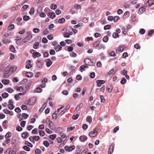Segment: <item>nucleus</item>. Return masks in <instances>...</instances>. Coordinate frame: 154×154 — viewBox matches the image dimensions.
I'll return each mask as SVG.
<instances>
[{
    "label": "nucleus",
    "mask_w": 154,
    "mask_h": 154,
    "mask_svg": "<svg viewBox=\"0 0 154 154\" xmlns=\"http://www.w3.org/2000/svg\"><path fill=\"white\" fill-rule=\"evenodd\" d=\"M36 100V98L35 97H32L28 100L27 104L29 105H33L35 104Z\"/></svg>",
    "instance_id": "1"
},
{
    "label": "nucleus",
    "mask_w": 154,
    "mask_h": 154,
    "mask_svg": "<svg viewBox=\"0 0 154 154\" xmlns=\"http://www.w3.org/2000/svg\"><path fill=\"white\" fill-rule=\"evenodd\" d=\"M30 52L32 54L33 57L34 58H36V57H38L41 55L40 54L36 52L35 50L33 49L31 50Z\"/></svg>",
    "instance_id": "2"
},
{
    "label": "nucleus",
    "mask_w": 154,
    "mask_h": 154,
    "mask_svg": "<svg viewBox=\"0 0 154 154\" xmlns=\"http://www.w3.org/2000/svg\"><path fill=\"white\" fill-rule=\"evenodd\" d=\"M84 62L85 64L88 65L92 66L93 65V63L91 62V60L89 58L85 59L84 60Z\"/></svg>",
    "instance_id": "3"
},
{
    "label": "nucleus",
    "mask_w": 154,
    "mask_h": 154,
    "mask_svg": "<svg viewBox=\"0 0 154 154\" xmlns=\"http://www.w3.org/2000/svg\"><path fill=\"white\" fill-rule=\"evenodd\" d=\"M75 146H66L64 149L67 151L70 152L72 151L74 149Z\"/></svg>",
    "instance_id": "4"
},
{
    "label": "nucleus",
    "mask_w": 154,
    "mask_h": 154,
    "mask_svg": "<svg viewBox=\"0 0 154 154\" xmlns=\"http://www.w3.org/2000/svg\"><path fill=\"white\" fill-rule=\"evenodd\" d=\"M114 145L115 144L114 143H112L110 146L109 148L108 154H111L113 152L114 149Z\"/></svg>",
    "instance_id": "5"
},
{
    "label": "nucleus",
    "mask_w": 154,
    "mask_h": 154,
    "mask_svg": "<svg viewBox=\"0 0 154 154\" xmlns=\"http://www.w3.org/2000/svg\"><path fill=\"white\" fill-rule=\"evenodd\" d=\"M105 81L102 80H97L96 81L97 86L98 87L101 86L102 84L105 83Z\"/></svg>",
    "instance_id": "6"
},
{
    "label": "nucleus",
    "mask_w": 154,
    "mask_h": 154,
    "mask_svg": "<svg viewBox=\"0 0 154 154\" xmlns=\"http://www.w3.org/2000/svg\"><path fill=\"white\" fill-rule=\"evenodd\" d=\"M97 134V132L96 129H94L93 131H90L89 133V136L91 137H95Z\"/></svg>",
    "instance_id": "7"
},
{
    "label": "nucleus",
    "mask_w": 154,
    "mask_h": 154,
    "mask_svg": "<svg viewBox=\"0 0 154 154\" xmlns=\"http://www.w3.org/2000/svg\"><path fill=\"white\" fill-rule=\"evenodd\" d=\"M154 4V1L153 0H149L146 3V5L147 7H150Z\"/></svg>",
    "instance_id": "8"
},
{
    "label": "nucleus",
    "mask_w": 154,
    "mask_h": 154,
    "mask_svg": "<svg viewBox=\"0 0 154 154\" xmlns=\"http://www.w3.org/2000/svg\"><path fill=\"white\" fill-rule=\"evenodd\" d=\"M43 62L41 60H38L36 63V66L38 68H41L43 65Z\"/></svg>",
    "instance_id": "9"
},
{
    "label": "nucleus",
    "mask_w": 154,
    "mask_h": 154,
    "mask_svg": "<svg viewBox=\"0 0 154 154\" xmlns=\"http://www.w3.org/2000/svg\"><path fill=\"white\" fill-rule=\"evenodd\" d=\"M4 112L7 114H9L11 116H13L14 115V113L11 111H9L6 109H5L3 110Z\"/></svg>",
    "instance_id": "10"
},
{
    "label": "nucleus",
    "mask_w": 154,
    "mask_h": 154,
    "mask_svg": "<svg viewBox=\"0 0 154 154\" xmlns=\"http://www.w3.org/2000/svg\"><path fill=\"white\" fill-rule=\"evenodd\" d=\"M10 72L9 67H7L3 71V72L5 74H8Z\"/></svg>",
    "instance_id": "11"
},
{
    "label": "nucleus",
    "mask_w": 154,
    "mask_h": 154,
    "mask_svg": "<svg viewBox=\"0 0 154 154\" xmlns=\"http://www.w3.org/2000/svg\"><path fill=\"white\" fill-rule=\"evenodd\" d=\"M145 11V8L143 7H141L138 10V13L140 14H143Z\"/></svg>",
    "instance_id": "12"
},
{
    "label": "nucleus",
    "mask_w": 154,
    "mask_h": 154,
    "mask_svg": "<svg viewBox=\"0 0 154 154\" xmlns=\"http://www.w3.org/2000/svg\"><path fill=\"white\" fill-rule=\"evenodd\" d=\"M46 66L48 67H50L52 64V62L51 61L50 59H47L46 60Z\"/></svg>",
    "instance_id": "13"
},
{
    "label": "nucleus",
    "mask_w": 154,
    "mask_h": 154,
    "mask_svg": "<svg viewBox=\"0 0 154 154\" xmlns=\"http://www.w3.org/2000/svg\"><path fill=\"white\" fill-rule=\"evenodd\" d=\"M88 67V65L85 64V65H83L80 67V71L81 72H83V70H84L85 68H87Z\"/></svg>",
    "instance_id": "14"
},
{
    "label": "nucleus",
    "mask_w": 154,
    "mask_h": 154,
    "mask_svg": "<svg viewBox=\"0 0 154 154\" xmlns=\"http://www.w3.org/2000/svg\"><path fill=\"white\" fill-rule=\"evenodd\" d=\"M62 48V47L60 45H58L57 46H55L54 49L57 52L59 51Z\"/></svg>",
    "instance_id": "15"
},
{
    "label": "nucleus",
    "mask_w": 154,
    "mask_h": 154,
    "mask_svg": "<svg viewBox=\"0 0 154 154\" xmlns=\"http://www.w3.org/2000/svg\"><path fill=\"white\" fill-rule=\"evenodd\" d=\"M49 16L51 19H54L56 15L54 13L49 12L48 13Z\"/></svg>",
    "instance_id": "16"
},
{
    "label": "nucleus",
    "mask_w": 154,
    "mask_h": 154,
    "mask_svg": "<svg viewBox=\"0 0 154 154\" xmlns=\"http://www.w3.org/2000/svg\"><path fill=\"white\" fill-rule=\"evenodd\" d=\"M17 68V67L16 66H14L10 67H9L10 72L15 71L16 70Z\"/></svg>",
    "instance_id": "17"
},
{
    "label": "nucleus",
    "mask_w": 154,
    "mask_h": 154,
    "mask_svg": "<svg viewBox=\"0 0 154 154\" xmlns=\"http://www.w3.org/2000/svg\"><path fill=\"white\" fill-rule=\"evenodd\" d=\"M130 14L129 12L127 11L125 12L123 15V17L124 19L128 18Z\"/></svg>",
    "instance_id": "18"
},
{
    "label": "nucleus",
    "mask_w": 154,
    "mask_h": 154,
    "mask_svg": "<svg viewBox=\"0 0 154 154\" xmlns=\"http://www.w3.org/2000/svg\"><path fill=\"white\" fill-rule=\"evenodd\" d=\"M27 35L26 37L29 40H30L32 38V36L31 35V33L30 32H27Z\"/></svg>",
    "instance_id": "19"
},
{
    "label": "nucleus",
    "mask_w": 154,
    "mask_h": 154,
    "mask_svg": "<svg viewBox=\"0 0 154 154\" xmlns=\"http://www.w3.org/2000/svg\"><path fill=\"white\" fill-rule=\"evenodd\" d=\"M2 82L4 84L7 85L9 83L10 81L8 79H4L3 80Z\"/></svg>",
    "instance_id": "20"
},
{
    "label": "nucleus",
    "mask_w": 154,
    "mask_h": 154,
    "mask_svg": "<svg viewBox=\"0 0 154 154\" xmlns=\"http://www.w3.org/2000/svg\"><path fill=\"white\" fill-rule=\"evenodd\" d=\"M80 140L83 141H85L87 139V137L85 136H81L80 137Z\"/></svg>",
    "instance_id": "21"
},
{
    "label": "nucleus",
    "mask_w": 154,
    "mask_h": 154,
    "mask_svg": "<svg viewBox=\"0 0 154 154\" xmlns=\"http://www.w3.org/2000/svg\"><path fill=\"white\" fill-rule=\"evenodd\" d=\"M25 75L27 77H30L32 76L33 74L31 72H27L26 73Z\"/></svg>",
    "instance_id": "22"
},
{
    "label": "nucleus",
    "mask_w": 154,
    "mask_h": 154,
    "mask_svg": "<svg viewBox=\"0 0 154 154\" xmlns=\"http://www.w3.org/2000/svg\"><path fill=\"white\" fill-rule=\"evenodd\" d=\"M42 91V89L39 87H37L35 89V92L36 93H40Z\"/></svg>",
    "instance_id": "23"
},
{
    "label": "nucleus",
    "mask_w": 154,
    "mask_h": 154,
    "mask_svg": "<svg viewBox=\"0 0 154 154\" xmlns=\"http://www.w3.org/2000/svg\"><path fill=\"white\" fill-rule=\"evenodd\" d=\"M65 21V20L64 18H62L61 19H60L58 20V23H63Z\"/></svg>",
    "instance_id": "24"
},
{
    "label": "nucleus",
    "mask_w": 154,
    "mask_h": 154,
    "mask_svg": "<svg viewBox=\"0 0 154 154\" xmlns=\"http://www.w3.org/2000/svg\"><path fill=\"white\" fill-rule=\"evenodd\" d=\"M123 47L122 46H120L116 50V51L117 52V51H119L121 52H122L123 51Z\"/></svg>",
    "instance_id": "25"
},
{
    "label": "nucleus",
    "mask_w": 154,
    "mask_h": 154,
    "mask_svg": "<svg viewBox=\"0 0 154 154\" xmlns=\"http://www.w3.org/2000/svg\"><path fill=\"white\" fill-rule=\"evenodd\" d=\"M12 135V134L10 132H8L6 134L5 137L6 138H7L10 137Z\"/></svg>",
    "instance_id": "26"
},
{
    "label": "nucleus",
    "mask_w": 154,
    "mask_h": 154,
    "mask_svg": "<svg viewBox=\"0 0 154 154\" xmlns=\"http://www.w3.org/2000/svg\"><path fill=\"white\" fill-rule=\"evenodd\" d=\"M116 68H113L110 71L109 74L110 75L112 74H114L116 72Z\"/></svg>",
    "instance_id": "27"
},
{
    "label": "nucleus",
    "mask_w": 154,
    "mask_h": 154,
    "mask_svg": "<svg viewBox=\"0 0 154 154\" xmlns=\"http://www.w3.org/2000/svg\"><path fill=\"white\" fill-rule=\"evenodd\" d=\"M8 121L7 120H5L3 122L2 125L5 127L6 128L7 126V124L8 123Z\"/></svg>",
    "instance_id": "28"
},
{
    "label": "nucleus",
    "mask_w": 154,
    "mask_h": 154,
    "mask_svg": "<svg viewBox=\"0 0 154 154\" xmlns=\"http://www.w3.org/2000/svg\"><path fill=\"white\" fill-rule=\"evenodd\" d=\"M14 28V24H12L10 25L8 27V30H11L12 29H13Z\"/></svg>",
    "instance_id": "29"
},
{
    "label": "nucleus",
    "mask_w": 154,
    "mask_h": 154,
    "mask_svg": "<svg viewBox=\"0 0 154 154\" xmlns=\"http://www.w3.org/2000/svg\"><path fill=\"white\" fill-rule=\"evenodd\" d=\"M57 6L56 5L54 4H52L50 6V8L52 10H55L57 8Z\"/></svg>",
    "instance_id": "30"
},
{
    "label": "nucleus",
    "mask_w": 154,
    "mask_h": 154,
    "mask_svg": "<svg viewBox=\"0 0 154 154\" xmlns=\"http://www.w3.org/2000/svg\"><path fill=\"white\" fill-rule=\"evenodd\" d=\"M39 45L38 42H35L33 45V48L35 49H37Z\"/></svg>",
    "instance_id": "31"
},
{
    "label": "nucleus",
    "mask_w": 154,
    "mask_h": 154,
    "mask_svg": "<svg viewBox=\"0 0 154 154\" xmlns=\"http://www.w3.org/2000/svg\"><path fill=\"white\" fill-rule=\"evenodd\" d=\"M9 109L10 110L13 109L14 108V106L12 104H9L8 105Z\"/></svg>",
    "instance_id": "32"
},
{
    "label": "nucleus",
    "mask_w": 154,
    "mask_h": 154,
    "mask_svg": "<svg viewBox=\"0 0 154 154\" xmlns=\"http://www.w3.org/2000/svg\"><path fill=\"white\" fill-rule=\"evenodd\" d=\"M56 137V135L55 134H53L50 135L49 138L51 140H54Z\"/></svg>",
    "instance_id": "33"
},
{
    "label": "nucleus",
    "mask_w": 154,
    "mask_h": 154,
    "mask_svg": "<svg viewBox=\"0 0 154 154\" xmlns=\"http://www.w3.org/2000/svg\"><path fill=\"white\" fill-rule=\"evenodd\" d=\"M100 98L101 102L102 103H104L105 102V100L104 97L103 95H100Z\"/></svg>",
    "instance_id": "34"
},
{
    "label": "nucleus",
    "mask_w": 154,
    "mask_h": 154,
    "mask_svg": "<svg viewBox=\"0 0 154 154\" xmlns=\"http://www.w3.org/2000/svg\"><path fill=\"white\" fill-rule=\"evenodd\" d=\"M8 94L6 93H4L2 94V97L4 98H5L7 97L8 96Z\"/></svg>",
    "instance_id": "35"
},
{
    "label": "nucleus",
    "mask_w": 154,
    "mask_h": 154,
    "mask_svg": "<svg viewBox=\"0 0 154 154\" xmlns=\"http://www.w3.org/2000/svg\"><path fill=\"white\" fill-rule=\"evenodd\" d=\"M49 33V29H45L43 32V34L44 35H46Z\"/></svg>",
    "instance_id": "36"
},
{
    "label": "nucleus",
    "mask_w": 154,
    "mask_h": 154,
    "mask_svg": "<svg viewBox=\"0 0 154 154\" xmlns=\"http://www.w3.org/2000/svg\"><path fill=\"white\" fill-rule=\"evenodd\" d=\"M87 121L89 123H91L92 122V118L91 116H88L86 119Z\"/></svg>",
    "instance_id": "37"
},
{
    "label": "nucleus",
    "mask_w": 154,
    "mask_h": 154,
    "mask_svg": "<svg viewBox=\"0 0 154 154\" xmlns=\"http://www.w3.org/2000/svg\"><path fill=\"white\" fill-rule=\"evenodd\" d=\"M83 106V104L82 103H81L79 105L76 107L75 109V110L78 111L80 108H81Z\"/></svg>",
    "instance_id": "38"
},
{
    "label": "nucleus",
    "mask_w": 154,
    "mask_h": 154,
    "mask_svg": "<svg viewBox=\"0 0 154 154\" xmlns=\"http://www.w3.org/2000/svg\"><path fill=\"white\" fill-rule=\"evenodd\" d=\"M83 25V24L82 23H80L78 24L77 25L74 26V28H78L79 27H82Z\"/></svg>",
    "instance_id": "39"
},
{
    "label": "nucleus",
    "mask_w": 154,
    "mask_h": 154,
    "mask_svg": "<svg viewBox=\"0 0 154 154\" xmlns=\"http://www.w3.org/2000/svg\"><path fill=\"white\" fill-rule=\"evenodd\" d=\"M29 16L27 15H24L23 17V20H24L26 21L29 19Z\"/></svg>",
    "instance_id": "40"
},
{
    "label": "nucleus",
    "mask_w": 154,
    "mask_h": 154,
    "mask_svg": "<svg viewBox=\"0 0 154 154\" xmlns=\"http://www.w3.org/2000/svg\"><path fill=\"white\" fill-rule=\"evenodd\" d=\"M34 13V8L33 7L31 8V10L29 12V13L30 14L32 15Z\"/></svg>",
    "instance_id": "41"
},
{
    "label": "nucleus",
    "mask_w": 154,
    "mask_h": 154,
    "mask_svg": "<svg viewBox=\"0 0 154 154\" xmlns=\"http://www.w3.org/2000/svg\"><path fill=\"white\" fill-rule=\"evenodd\" d=\"M99 43L100 42L99 41H97L94 43L93 46L94 47H96L99 45Z\"/></svg>",
    "instance_id": "42"
},
{
    "label": "nucleus",
    "mask_w": 154,
    "mask_h": 154,
    "mask_svg": "<svg viewBox=\"0 0 154 154\" xmlns=\"http://www.w3.org/2000/svg\"><path fill=\"white\" fill-rule=\"evenodd\" d=\"M25 144L27 146L30 147H32V145L29 142L26 141L25 142Z\"/></svg>",
    "instance_id": "43"
},
{
    "label": "nucleus",
    "mask_w": 154,
    "mask_h": 154,
    "mask_svg": "<svg viewBox=\"0 0 154 154\" xmlns=\"http://www.w3.org/2000/svg\"><path fill=\"white\" fill-rule=\"evenodd\" d=\"M39 134L40 136L42 137H43L45 135V132L39 130Z\"/></svg>",
    "instance_id": "44"
},
{
    "label": "nucleus",
    "mask_w": 154,
    "mask_h": 154,
    "mask_svg": "<svg viewBox=\"0 0 154 154\" xmlns=\"http://www.w3.org/2000/svg\"><path fill=\"white\" fill-rule=\"evenodd\" d=\"M70 56L72 57H76L77 56V54L74 52H72L70 53Z\"/></svg>",
    "instance_id": "45"
},
{
    "label": "nucleus",
    "mask_w": 154,
    "mask_h": 154,
    "mask_svg": "<svg viewBox=\"0 0 154 154\" xmlns=\"http://www.w3.org/2000/svg\"><path fill=\"white\" fill-rule=\"evenodd\" d=\"M10 50L13 53H14L15 51V50L14 47L13 46L11 45L10 47Z\"/></svg>",
    "instance_id": "46"
},
{
    "label": "nucleus",
    "mask_w": 154,
    "mask_h": 154,
    "mask_svg": "<svg viewBox=\"0 0 154 154\" xmlns=\"http://www.w3.org/2000/svg\"><path fill=\"white\" fill-rule=\"evenodd\" d=\"M33 31L35 33H38L40 31V30L39 29L34 28L33 29Z\"/></svg>",
    "instance_id": "47"
},
{
    "label": "nucleus",
    "mask_w": 154,
    "mask_h": 154,
    "mask_svg": "<svg viewBox=\"0 0 154 154\" xmlns=\"http://www.w3.org/2000/svg\"><path fill=\"white\" fill-rule=\"evenodd\" d=\"M109 55L111 57H115L116 55L115 52L114 51H112L111 53H109Z\"/></svg>",
    "instance_id": "48"
},
{
    "label": "nucleus",
    "mask_w": 154,
    "mask_h": 154,
    "mask_svg": "<svg viewBox=\"0 0 154 154\" xmlns=\"http://www.w3.org/2000/svg\"><path fill=\"white\" fill-rule=\"evenodd\" d=\"M108 40V37L107 36H104L103 39V41L105 42H107Z\"/></svg>",
    "instance_id": "49"
},
{
    "label": "nucleus",
    "mask_w": 154,
    "mask_h": 154,
    "mask_svg": "<svg viewBox=\"0 0 154 154\" xmlns=\"http://www.w3.org/2000/svg\"><path fill=\"white\" fill-rule=\"evenodd\" d=\"M28 134L27 132H24L22 133V137L24 138H25L27 135Z\"/></svg>",
    "instance_id": "50"
},
{
    "label": "nucleus",
    "mask_w": 154,
    "mask_h": 154,
    "mask_svg": "<svg viewBox=\"0 0 154 154\" xmlns=\"http://www.w3.org/2000/svg\"><path fill=\"white\" fill-rule=\"evenodd\" d=\"M23 149L24 150H25L26 151H29L30 150V148L29 147H28L26 146H23Z\"/></svg>",
    "instance_id": "51"
},
{
    "label": "nucleus",
    "mask_w": 154,
    "mask_h": 154,
    "mask_svg": "<svg viewBox=\"0 0 154 154\" xmlns=\"http://www.w3.org/2000/svg\"><path fill=\"white\" fill-rule=\"evenodd\" d=\"M29 139L30 141L32 143H35V141L34 140V136H31L29 137Z\"/></svg>",
    "instance_id": "52"
},
{
    "label": "nucleus",
    "mask_w": 154,
    "mask_h": 154,
    "mask_svg": "<svg viewBox=\"0 0 154 154\" xmlns=\"http://www.w3.org/2000/svg\"><path fill=\"white\" fill-rule=\"evenodd\" d=\"M22 116L25 119H27L28 117V115L25 113H23L22 114Z\"/></svg>",
    "instance_id": "53"
},
{
    "label": "nucleus",
    "mask_w": 154,
    "mask_h": 154,
    "mask_svg": "<svg viewBox=\"0 0 154 154\" xmlns=\"http://www.w3.org/2000/svg\"><path fill=\"white\" fill-rule=\"evenodd\" d=\"M79 116V115L78 114H76V115H74L72 116V119L73 120H76L78 119Z\"/></svg>",
    "instance_id": "54"
},
{
    "label": "nucleus",
    "mask_w": 154,
    "mask_h": 154,
    "mask_svg": "<svg viewBox=\"0 0 154 154\" xmlns=\"http://www.w3.org/2000/svg\"><path fill=\"white\" fill-rule=\"evenodd\" d=\"M17 90L18 91L22 92L23 90V88L22 86H20L19 87H18Z\"/></svg>",
    "instance_id": "55"
},
{
    "label": "nucleus",
    "mask_w": 154,
    "mask_h": 154,
    "mask_svg": "<svg viewBox=\"0 0 154 154\" xmlns=\"http://www.w3.org/2000/svg\"><path fill=\"white\" fill-rule=\"evenodd\" d=\"M112 36L114 38H116L119 37V35L118 33L114 32L112 34Z\"/></svg>",
    "instance_id": "56"
},
{
    "label": "nucleus",
    "mask_w": 154,
    "mask_h": 154,
    "mask_svg": "<svg viewBox=\"0 0 154 154\" xmlns=\"http://www.w3.org/2000/svg\"><path fill=\"white\" fill-rule=\"evenodd\" d=\"M126 81H127L125 78H123L121 81V83L122 84H124L126 82Z\"/></svg>",
    "instance_id": "57"
},
{
    "label": "nucleus",
    "mask_w": 154,
    "mask_h": 154,
    "mask_svg": "<svg viewBox=\"0 0 154 154\" xmlns=\"http://www.w3.org/2000/svg\"><path fill=\"white\" fill-rule=\"evenodd\" d=\"M111 27L110 25H107L105 26L104 27V30H106L108 29H109Z\"/></svg>",
    "instance_id": "58"
},
{
    "label": "nucleus",
    "mask_w": 154,
    "mask_h": 154,
    "mask_svg": "<svg viewBox=\"0 0 154 154\" xmlns=\"http://www.w3.org/2000/svg\"><path fill=\"white\" fill-rule=\"evenodd\" d=\"M75 128V127L74 126L71 127H68L67 128V131H71L73 130Z\"/></svg>",
    "instance_id": "59"
},
{
    "label": "nucleus",
    "mask_w": 154,
    "mask_h": 154,
    "mask_svg": "<svg viewBox=\"0 0 154 154\" xmlns=\"http://www.w3.org/2000/svg\"><path fill=\"white\" fill-rule=\"evenodd\" d=\"M16 130L18 131H20L22 130L23 128L19 126H18L16 128Z\"/></svg>",
    "instance_id": "60"
},
{
    "label": "nucleus",
    "mask_w": 154,
    "mask_h": 154,
    "mask_svg": "<svg viewBox=\"0 0 154 154\" xmlns=\"http://www.w3.org/2000/svg\"><path fill=\"white\" fill-rule=\"evenodd\" d=\"M43 144L46 147H48L49 145V143L47 141H44Z\"/></svg>",
    "instance_id": "61"
},
{
    "label": "nucleus",
    "mask_w": 154,
    "mask_h": 154,
    "mask_svg": "<svg viewBox=\"0 0 154 154\" xmlns=\"http://www.w3.org/2000/svg\"><path fill=\"white\" fill-rule=\"evenodd\" d=\"M145 32V30L143 29H140L139 31V33L141 34H143Z\"/></svg>",
    "instance_id": "62"
},
{
    "label": "nucleus",
    "mask_w": 154,
    "mask_h": 154,
    "mask_svg": "<svg viewBox=\"0 0 154 154\" xmlns=\"http://www.w3.org/2000/svg\"><path fill=\"white\" fill-rule=\"evenodd\" d=\"M57 140L59 143H61L63 141V139L61 137H58L57 138Z\"/></svg>",
    "instance_id": "63"
},
{
    "label": "nucleus",
    "mask_w": 154,
    "mask_h": 154,
    "mask_svg": "<svg viewBox=\"0 0 154 154\" xmlns=\"http://www.w3.org/2000/svg\"><path fill=\"white\" fill-rule=\"evenodd\" d=\"M42 42L44 43H46L48 42V40L46 38L44 37L42 38Z\"/></svg>",
    "instance_id": "64"
}]
</instances>
